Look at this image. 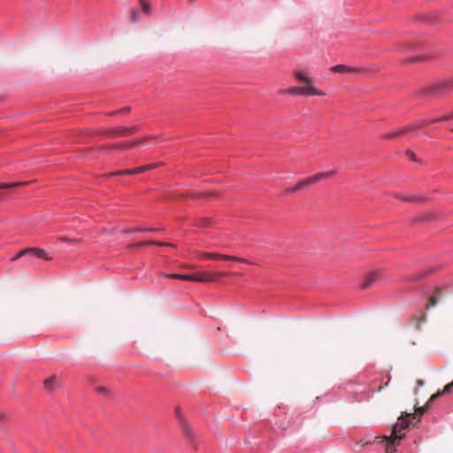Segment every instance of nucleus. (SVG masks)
<instances>
[{"label":"nucleus","instance_id":"nucleus-10","mask_svg":"<svg viewBox=\"0 0 453 453\" xmlns=\"http://www.w3.org/2000/svg\"><path fill=\"white\" fill-rule=\"evenodd\" d=\"M227 275L226 273H217L213 271H203L200 272V282H212L215 281L219 277H223Z\"/></svg>","mask_w":453,"mask_h":453},{"label":"nucleus","instance_id":"nucleus-2","mask_svg":"<svg viewBox=\"0 0 453 453\" xmlns=\"http://www.w3.org/2000/svg\"><path fill=\"white\" fill-rule=\"evenodd\" d=\"M293 77L303 83V86H293L289 87L287 89H281L279 91V94L281 95H289V96H323L325 93L317 89L314 86L313 80L310 76L306 75L303 72L300 70H295L292 73Z\"/></svg>","mask_w":453,"mask_h":453},{"label":"nucleus","instance_id":"nucleus-31","mask_svg":"<svg viewBox=\"0 0 453 453\" xmlns=\"http://www.w3.org/2000/svg\"><path fill=\"white\" fill-rule=\"evenodd\" d=\"M407 154L409 155V157H410L412 160H415V156H414L413 152H411V151H410V150H409V151L407 152Z\"/></svg>","mask_w":453,"mask_h":453},{"label":"nucleus","instance_id":"nucleus-19","mask_svg":"<svg viewBox=\"0 0 453 453\" xmlns=\"http://www.w3.org/2000/svg\"><path fill=\"white\" fill-rule=\"evenodd\" d=\"M159 229L158 228H155V227H146V228H142V227H137V228H130L129 230H127V233L128 234H132V233H143V232H157L158 231Z\"/></svg>","mask_w":453,"mask_h":453},{"label":"nucleus","instance_id":"nucleus-4","mask_svg":"<svg viewBox=\"0 0 453 453\" xmlns=\"http://www.w3.org/2000/svg\"><path fill=\"white\" fill-rule=\"evenodd\" d=\"M336 173L335 170L328 171V172H321L319 173H316L314 175H311L308 178L300 180L296 182V186L291 188H287L283 191V194L288 196L291 195L293 193H296L298 191H301L303 189L307 188L308 187L316 184L319 180L328 178L331 176H334Z\"/></svg>","mask_w":453,"mask_h":453},{"label":"nucleus","instance_id":"nucleus-6","mask_svg":"<svg viewBox=\"0 0 453 453\" xmlns=\"http://www.w3.org/2000/svg\"><path fill=\"white\" fill-rule=\"evenodd\" d=\"M446 88H453V81L449 80L445 81H441L437 84H434L431 86H427L420 89L419 96H432L441 94L442 90Z\"/></svg>","mask_w":453,"mask_h":453},{"label":"nucleus","instance_id":"nucleus-15","mask_svg":"<svg viewBox=\"0 0 453 453\" xmlns=\"http://www.w3.org/2000/svg\"><path fill=\"white\" fill-rule=\"evenodd\" d=\"M452 388H453V380L450 383L447 384L442 390H439L437 393L432 395L430 396L428 402H433L435 399H437L438 397L442 396L443 395L449 393Z\"/></svg>","mask_w":453,"mask_h":453},{"label":"nucleus","instance_id":"nucleus-3","mask_svg":"<svg viewBox=\"0 0 453 453\" xmlns=\"http://www.w3.org/2000/svg\"><path fill=\"white\" fill-rule=\"evenodd\" d=\"M174 415L178 421L183 441L187 447L196 449V430L190 425L180 407L174 410Z\"/></svg>","mask_w":453,"mask_h":453},{"label":"nucleus","instance_id":"nucleus-29","mask_svg":"<svg viewBox=\"0 0 453 453\" xmlns=\"http://www.w3.org/2000/svg\"><path fill=\"white\" fill-rule=\"evenodd\" d=\"M129 111H130L129 107H125V108H122L121 110H119V112L126 113V112H128Z\"/></svg>","mask_w":453,"mask_h":453},{"label":"nucleus","instance_id":"nucleus-7","mask_svg":"<svg viewBox=\"0 0 453 453\" xmlns=\"http://www.w3.org/2000/svg\"><path fill=\"white\" fill-rule=\"evenodd\" d=\"M25 256H35L38 258H42L45 260H50V257L47 255V253L40 248H27L23 250H20L14 257L11 258L12 261H16L20 257H24Z\"/></svg>","mask_w":453,"mask_h":453},{"label":"nucleus","instance_id":"nucleus-14","mask_svg":"<svg viewBox=\"0 0 453 453\" xmlns=\"http://www.w3.org/2000/svg\"><path fill=\"white\" fill-rule=\"evenodd\" d=\"M169 277L183 280L198 281V275L196 273H172Z\"/></svg>","mask_w":453,"mask_h":453},{"label":"nucleus","instance_id":"nucleus-5","mask_svg":"<svg viewBox=\"0 0 453 453\" xmlns=\"http://www.w3.org/2000/svg\"><path fill=\"white\" fill-rule=\"evenodd\" d=\"M453 119V111L451 113L445 114V115H443L441 117H439V118L419 119V120L411 124L410 126L398 130L397 132L387 134L385 136V138L393 139V138L398 137V136L405 134L408 131L416 132L418 129L422 128L425 126H427V125H429L431 123H436V122H439V121L449 120V119Z\"/></svg>","mask_w":453,"mask_h":453},{"label":"nucleus","instance_id":"nucleus-24","mask_svg":"<svg viewBox=\"0 0 453 453\" xmlns=\"http://www.w3.org/2000/svg\"><path fill=\"white\" fill-rule=\"evenodd\" d=\"M18 185H19V183H4V182H0V189L9 188L15 187V186H18Z\"/></svg>","mask_w":453,"mask_h":453},{"label":"nucleus","instance_id":"nucleus-30","mask_svg":"<svg viewBox=\"0 0 453 453\" xmlns=\"http://www.w3.org/2000/svg\"><path fill=\"white\" fill-rule=\"evenodd\" d=\"M24 257H27V259L29 262H31L33 260V258H35V256H25ZM36 258H38V257H36Z\"/></svg>","mask_w":453,"mask_h":453},{"label":"nucleus","instance_id":"nucleus-1","mask_svg":"<svg viewBox=\"0 0 453 453\" xmlns=\"http://www.w3.org/2000/svg\"><path fill=\"white\" fill-rule=\"evenodd\" d=\"M411 418H416V414L402 412L397 422L392 426L390 435L381 437L386 442L385 447L387 453L395 451L396 445L404 438L405 432L409 429Z\"/></svg>","mask_w":453,"mask_h":453},{"label":"nucleus","instance_id":"nucleus-25","mask_svg":"<svg viewBox=\"0 0 453 453\" xmlns=\"http://www.w3.org/2000/svg\"><path fill=\"white\" fill-rule=\"evenodd\" d=\"M437 302L438 300L436 296H431L427 307L429 308L435 306L437 304Z\"/></svg>","mask_w":453,"mask_h":453},{"label":"nucleus","instance_id":"nucleus-26","mask_svg":"<svg viewBox=\"0 0 453 453\" xmlns=\"http://www.w3.org/2000/svg\"><path fill=\"white\" fill-rule=\"evenodd\" d=\"M424 412H425L424 407H417L415 409V412L413 414H416V417H417L418 415H419V416L423 415Z\"/></svg>","mask_w":453,"mask_h":453},{"label":"nucleus","instance_id":"nucleus-22","mask_svg":"<svg viewBox=\"0 0 453 453\" xmlns=\"http://www.w3.org/2000/svg\"><path fill=\"white\" fill-rule=\"evenodd\" d=\"M140 247H144L146 245H157V246H165L168 245L165 242H157V241H148V242H142L138 244Z\"/></svg>","mask_w":453,"mask_h":453},{"label":"nucleus","instance_id":"nucleus-28","mask_svg":"<svg viewBox=\"0 0 453 453\" xmlns=\"http://www.w3.org/2000/svg\"><path fill=\"white\" fill-rule=\"evenodd\" d=\"M402 199L404 200V201H407V202H415V201L418 200L416 197H402Z\"/></svg>","mask_w":453,"mask_h":453},{"label":"nucleus","instance_id":"nucleus-21","mask_svg":"<svg viewBox=\"0 0 453 453\" xmlns=\"http://www.w3.org/2000/svg\"><path fill=\"white\" fill-rule=\"evenodd\" d=\"M218 196V192L216 191H203L200 192V198L211 199Z\"/></svg>","mask_w":453,"mask_h":453},{"label":"nucleus","instance_id":"nucleus-13","mask_svg":"<svg viewBox=\"0 0 453 453\" xmlns=\"http://www.w3.org/2000/svg\"><path fill=\"white\" fill-rule=\"evenodd\" d=\"M378 278H379V276H378L377 272H371L364 279V280L361 284V288H370L378 280Z\"/></svg>","mask_w":453,"mask_h":453},{"label":"nucleus","instance_id":"nucleus-12","mask_svg":"<svg viewBox=\"0 0 453 453\" xmlns=\"http://www.w3.org/2000/svg\"><path fill=\"white\" fill-rule=\"evenodd\" d=\"M150 139H154L153 136H148L144 139H136L133 142H120L117 145V148H119V149H132L134 148V146L140 144L141 142H145V141H148V140H150Z\"/></svg>","mask_w":453,"mask_h":453},{"label":"nucleus","instance_id":"nucleus-20","mask_svg":"<svg viewBox=\"0 0 453 453\" xmlns=\"http://www.w3.org/2000/svg\"><path fill=\"white\" fill-rule=\"evenodd\" d=\"M140 17L141 12L137 8H134L131 10L129 19L132 23H136L140 19Z\"/></svg>","mask_w":453,"mask_h":453},{"label":"nucleus","instance_id":"nucleus-17","mask_svg":"<svg viewBox=\"0 0 453 453\" xmlns=\"http://www.w3.org/2000/svg\"><path fill=\"white\" fill-rule=\"evenodd\" d=\"M136 131H137V127L134 126L125 127H119L117 134L119 135L126 136V135L132 134L135 133Z\"/></svg>","mask_w":453,"mask_h":453},{"label":"nucleus","instance_id":"nucleus-11","mask_svg":"<svg viewBox=\"0 0 453 453\" xmlns=\"http://www.w3.org/2000/svg\"><path fill=\"white\" fill-rule=\"evenodd\" d=\"M333 73H359L363 70L358 67L349 66L346 65H336L330 68Z\"/></svg>","mask_w":453,"mask_h":453},{"label":"nucleus","instance_id":"nucleus-16","mask_svg":"<svg viewBox=\"0 0 453 453\" xmlns=\"http://www.w3.org/2000/svg\"><path fill=\"white\" fill-rule=\"evenodd\" d=\"M214 225V219L211 217L200 219V229H209Z\"/></svg>","mask_w":453,"mask_h":453},{"label":"nucleus","instance_id":"nucleus-9","mask_svg":"<svg viewBox=\"0 0 453 453\" xmlns=\"http://www.w3.org/2000/svg\"><path fill=\"white\" fill-rule=\"evenodd\" d=\"M200 259H207V260L222 259V260H231V261L247 263L246 259L239 257L222 255V254H219V253H210V252L200 253Z\"/></svg>","mask_w":453,"mask_h":453},{"label":"nucleus","instance_id":"nucleus-27","mask_svg":"<svg viewBox=\"0 0 453 453\" xmlns=\"http://www.w3.org/2000/svg\"><path fill=\"white\" fill-rule=\"evenodd\" d=\"M96 391L99 394H106L107 393V388H104V387H98V388H96Z\"/></svg>","mask_w":453,"mask_h":453},{"label":"nucleus","instance_id":"nucleus-33","mask_svg":"<svg viewBox=\"0 0 453 453\" xmlns=\"http://www.w3.org/2000/svg\"><path fill=\"white\" fill-rule=\"evenodd\" d=\"M4 416L3 415H0V418H2Z\"/></svg>","mask_w":453,"mask_h":453},{"label":"nucleus","instance_id":"nucleus-8","mask_svg":"<svg viewBox=\"0 0 453 453\" xmlns=\"http://www.w3.org/2000/svg\"><path fill=\"white\" fill-rule=\"evenodd\" d=\"M157 165H158V164H153V163L152 164H147V165H142V166H138V167H135V168H132V169L115 171V172L110 173L108 174V176L111 177V176L124 175V174L141 173H143L145 171H149V170L154 169Z\"/></svg>","mask_w":453,"mask_h":453},{"label":"nucleus","instance_id":"nucleus-32","mask_svg":"<svg viewBox=\"0 0 453 453\" xmlns=\"http://www.w3.org/2000/svg\"><path fill=\"white\" fill-rule=\"evenodd\" d=\"M417 385L418 386H423L424 385V381L422 380H417Z\"/></svg>","mask_w":453,"mask_h":453},{"label":"nucleus","instance_id":"nucleus-23","mask_svg":"<svg viewBox=\"0 0 453 453\" xmlns=\"http://www.w3.org/2000/svg\"><path fill=\"white\" fill-rule=\"evenodd\" d=\"M56 380H57L56 376H52V377L46 379L44 380V387L48 389H51L54 387Z\"/></svg>","mask_w":453,"mask_h":453},{"label":"nucleus","instance_id":"nucleus-18","mask_svg":"<svg viewBox=\"0 0 453 453\" xmlns=\"http://www.w3.org/2000/svg\"><path fill=\"white\" fill-rule=\"evenodd\" d=\"M139 3H140V5L142 9V12H144V14L146 15H150L151 14V4L150 2H148L147 0H138Z\"/></svg>","mask_w":453,"mask_h":453}]
</instances>
